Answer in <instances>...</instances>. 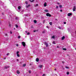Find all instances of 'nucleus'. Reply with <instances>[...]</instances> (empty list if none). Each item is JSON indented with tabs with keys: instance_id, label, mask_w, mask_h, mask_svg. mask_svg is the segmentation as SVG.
<instances>
[{
	"instance_id": "obj_1",
	"label": "nucleus",
	"mask_w": 76,
	"mask_h": 76,
	"mask_svg": "<svg viewBox=\"0 0 76 76\" xmlns=\"http://www.w3.org/2000/svg\"><path fill=\"white\" fill-rule=\"evenodd\" d=\"M22 43L23 46L25 47V45H26L25 43L24 42H22Z\"/></svg>"
},
{
	"instance_id": "obj_2",
	"label": "nucleus",
	"mask_w": 76,
	"mask_h": 76,
	"mask_svg": "<svg viewBox=\"0 0 76 76\" xmlns=\"http://www.w3.org/2000/svg\"><path fill=\"white\" fill-rule=\"evenodd\" d=\"M44 44L45 45H46V47H48V43H47V42H44Z\"/></svg>"
},
{
	"instance_id": "obj_3",
	"label": "nucleus",
	"mask_w": 76,
	"mask_h": 76,
	"mask_svg": "<svg viewBox=\"0 0 76 76\" xmlns=\"http://www.w3.org/2000/svg\"><path fill=\"white\" fill-rule=\"evenodd\" d=\"M73 12H75L76 10V6H74L73 7Z\"/></svg>"
},
{
	"instance_id": "obj_4",
	"label": "nucleus",
	"mask_w": 76,
	"mask_h": 76,
	"mask_svg": "<svg viewBox=\"0 0 76 76\" xmlns=\"http://www.w3.org/2000/svg\"><path fill=\"white\" fill-rule=\"evenodd\" d=\"M46 15L47 16H49L50 17L51 16V15H50L49 13H47Z\"/></svg>"
},
{
	"instance_id": "obj_5",
	"label": "nucleus",
	"mask_w": 76,
	"mask_h": 76,
	"mask_svg": "<svg viewBox=\"0 0 76 76\" xmlns=\"http://www.w3.org/2000/svg\"><path fill=\"white\" fill-rule=\"evenodd\" d=\"M72 14L71 13H69L68 14V16H72Z\"/></svg>"
},
{
	"instance_id": "obj_6",
	"label": "nucleus",
	"mask_w": 76,
	"mask_h": 76,
	"mask_svg": "<svg viewBox=\"0 0 76 76\" xmlns=\"http://www.w3.org/2000/svg\"><path fill=\"white\" fill-rule=\"evenodd\" d=\"M9 67H10V66H5L4 69H7L8 68H9Z\"/></svg>"
},
{
	"instance_id": "obj_7",
	"label": "nucleus",
	"mask_w": 76,
	"mask_h": 76,
	"mask_svg": "<svg viewBox=\"0 0 76 76\" xmlns=\"http://www.w3.org/2000/svg\"><path fill=\"white\" fill-rule=\"evenodd\" d=\"M65 38V37L64 36H63L62 38H61V39L62 40H63V39H64Z\"/></svg>"
},
{
	"instance_id": "obj_8",
	"label": "nucleus",
	"mask_w": 76,
	"mask_h": 76,
	"mask_svg": "<svg viewBox=\"0 0 76 76\" xmlns=\"http://www.w3.org/2000/svg\"><path fill=\"white\" fill-rule=\"evenodd\" d=\"M44 6L45 7H46V6H47V3L46 2H45L44 4Z\"/></svg>"
},
{
	"instance_id": "obj_9",
	"label": "nucleus",
	"mask_w": 76,
	"mask_h": 76,
	"mask_svg": "<svg viewBox=\"0 0 76 76\" xmlns=\"http://www.w3.org/2000/svg\"><path fill=\"white\" fill-rule=\"evenodd\" d=\"M18 10H20V9H21V7H20V6L18 7Z\"/></svg>"
},
{
	"instance_id": "obj_10",
	"label": "nucleus",
	"mask_w": 76,
	"mask_h": 76,
	"mask_svg": "<svg viewBox=\"0 0 76 76\" xmlns=\"http://www.w3.org/2000/svg\"><path fill=\"white\" fill-rule=\"evenodd\" d=\"M36 61H37V62H38V61H39V59L37 58L36 59Z\"/></svg>"
},
{
	"instance_id": "obj_11",
	"label": "nucleus",
	"mask_w": 76,
	"mask_h": 76,
	"mask_svg": "<svg viewBox=\"0 0 76 76\" xmlns=\"http://www.w3.org/2000/svg\"><path fill=\"white\" fill-rule=\"evenodd\" d=\"M52 38H53V39H55V36H53L52 37Z\"/></svg>"
},
{
	"instance_id": "obj_12",
	"label": "nucleus",
	"mask_w": 76,
	"mask_h": 76,
	"mask_svg": "<svg viewBox=\"0 0 76 76\" xmlns=\"http://www.w3.org/2000/svg\"><path fill=\"white\" fill-rule=\"evenodd\" d=\"M30 6V5H26V7L27 8H28V7H29Z\"/></svg>"
},
{
	"instance_id": "obj_13",
	"label": "nucleus",
	"mask_w": 76,
	"mask_h": 76,
	"mask_svg": "<svg viewBox=\"0 0 76 76\" xmlns=\"http://www.w3.org/2000/svg\"><path fill=\"white\" fill-rule=\"evenodd\" d=\"M17 57H20V55L19 54H17Z\"/></svg>"
},
{
	"instance_id": "obj_14",
	"label": "nucleus",
	"mask_w": 76,
	"mask_h": 76,
	"mask_svg": "<svg viewBox=\"0 0 76 76\" xmlns=\"http://www.w3.org/2000/svg\"><path fill=\"white\" fill-rule=\"evenodd\" d=\"M39 67H40V68H41L42 67V65H39Z\"/></svg>"
},
{
	"instance_id": "obj_15",
	"label": "nucleus",
	"mask_w": 76,
	"mask_h": 76,
	"mask_svg": "<svg viewBox=\"0 0 76 76\" xmlns=\"http://www.w3.org/2000/svg\"><path fill=\"white\" fill-rule=\"evenodd\" d=\"M62 50H67V49L66 48H63Z\"/></svg>"
},
{
	"instance_id": "obj_16",
	"label": "nucleus",
	"mask_w": 76,
	"mask_h": 76,
	"mask_svg": "<svg viewBox=\"0 0 76 76\" xmlns=\"http://www.w3.org/2000/svg\"><path fill=\"white\" fill-rule=\"evenodd\" d=\"M45 32V30L42 31L43 34H44Z\"/></svg>"
},
{
	"instance_id": "obj_17",
	"label": "nucleus",
	"mask_w": 76,
	"mask_h": 76,
	"mask_svg": "<svg viewBox=\"0 0 76 76\" xmlns=\"http://www.w3.org/2000/svg\"><path fill=\"white\" fill-rule=\"evenodd\" d=\"M17 73H18V74H19L20 72H19V71H17Z\"/></svg>"
},
{
	"instance_id": "obj_18",
	"label": "nucleus",
	"mask_w": 76,
	"mask_h": 76,
	"mask_svg": "<svg viewBox=\"0 0 76 76\" xmlns=\"http://www.w3.org/2000/svg\"><path fill=\"white\" fill-rule=\"evenodd\" d=\"M59 7H60V8H61V7H62V6L61 5H59Z\"/></svg>"
},
{
	"instance_id": "obj_19",
	"label": "nucleus",
	"mask_w": 76,
	"mask_h": 76,
	"mask_svg": "<svg viewBox=\"0 0 76 76\" xmlns=\"http://www.w3.org/2000/svg\"><path fill=\"white\" fill-rule=\"evenodd\" d=\"M45 12H48V10H45Z\"/></svg>"
},
{
	"instance_id": "obj_20",
	"label": "nucleus",
	"mask_w": 76,
	"mask_h": 76,
	"mask_svg": "<svg viewBox=\"0 0 76 76\" xmlns=\"http://www.w3.org/2000/svg\"><path fill=\"white\" fill-rule=\"evenodd\" d=\"M19 52L18 51L17 52V53H16L17 54H19Z\"/></svg>"
},
{
	"instance_id": "obj_21",
	"label": "nucleus",
	"mask_w": 76,
	"mask_h": 76,
	"mask_svg": "<svg viewBox=\"0 0 76 76\" xmlns=\"http://www.w3.org/2000/svg\"><path fill=\"white\" fill-rule=\"evenodd\" d=\"M23 67H25L26 66V64H24L23 65Z\"/></svg>"
},
{
	"instance_id": "obj_22",
	"label": "nucleus",
	"mask_w": 76,
	"mask_h": 76,
	"mask_svg": "<svg viewBox=\"0 0 76 76\" xmlns=\"http://www.w3.org/2000/svg\"><path fill=\"white\" fill-rule=\"evenodd\" d=\"M34 6H38V4H35L34 5Z\"/></svg>"
},
{
	"instance_id": "obj_23",
	"label": "nucleus",
	"mask_w": 76,
	"mask_h": 76,
	"mask_svg": "<svg viewBox=\"0 0 76 76\" xmlns=\"http://www.w3.org/2000/svg\"><path fill=\"white\" fill-rule=\"evenodd\" d=\"M29 0L31 2H33L34 1V0H33L32 1H31V0Z\"/></svg>"
},
{
	"instance_id": "obj_24",
	"label": "nucleus",
	"mask_w": 76,
	"mask_h": 76,
	"mask_svg": "<svg viewBox=\"0 0 76 76\" xmlns=\"http://www.w3.org/2000/svg\"><path fill=\"white\" fill-rule=\"evenodd\" d=\"M28 72L29 73H31V71L30 70H29Z\"/></svg>"
},
{
	"instance_id": "obj_25",
	"label": "nucleus",
	"mask_w": 76,
	"mask_h": 76,
	"mask_svg": "<svg viewBox=\"0 0 76 76\" xmlns=\"http://www.w3.org/2000/svg\"><path fill=\"white\" fill-rule=\"evenodd\" d=\"M34 22L35 23H37V21L36 20H34Z\"/></svg>"
},
{
	"instance_id": "obj_26",
	"label": "nucleus",
	"mask_w": 76,
	"mask_h": 76,
	"mask_svg": "<svg viewBox=\"0 0 76 76\" xmlns=\"http://www.w3.org/2000/svg\"><path fill=\"white\" fill-rule=\"evenodd\" d=\"M49 24H50V25H52V22H50L49 23Z\"/></svg>"
},
{
	"instance_id": "obj_27",
	"label": "nucleus",
	"mask_w": 76,
	"mask_h": 76,
	"mask_svg": "<svg viewBox=\"0 0 76 76\" xmlns=\"http://www.w3.org/2000/svg\"><path fill=\"white\" fill-rule=\"evenodd\" d=\"M25 3L26 4H28V1H26L25 2Z\"/></svg>"
},
{
	"instance_id": "obj_28",
	"label": "nucleus",
	"mask_w": 76,
	"mask_h": 76,
	"mask_svg": "<svg viewBox=\"0 0 76 76\" xmlns=\"http://www.w3.org/2000/svg\"><path fill=\"white\" fill-rule=\"evenodd\" d=\"M15 26H16V27L17 28H18V25H16Z\"/></svg>"
},
{
	"instance_id": "obj_29",
	"label": "nucleus",
	"mask_w": 76,
	"mask_h": 76,
	"mask_svg": "<svg viewBox=\"0 0 76 76\" xmlns=\"http://www.w3.org/2000/svg\"><path fill=\"white\" fill-rule=\"evenodd\" d=\"M66 69H69V67L66 66Z\"/></svg>"
},
{
	"instance_id": "obj_30",
	"label": "nucleus",
	"mask_w": 76,
	"mask_h": 76,
	"mask_svg": "<svg viewBox=\"0 0 76 76\" xmlns=\"http://www.w3.org/2000/svg\"><path fill=\"white\" fill-rule=\"evenodd\" d=\"M56 9H58V6H57L56 7Z\"/></svg>"
},
{
	"instance_id": "obj_31",
	"label": "nucleus",
	"mask_w": 76,
	"mask_h": 76,
	"mask_svg": "<svg viewBox=\"0 0 76 76\" xmlns=\"http://www.w3.org/2000/svg\"><path fill=\"white\" fill-rule=\"evenodd\" d=\"M18 38H20V36H18Z\"/></svg>"
},
{
	"instance_id": "obj_32",
	"label": "nucleus",
	"mask_w": 76,
	"mask_h": 76,
	"mask_svg": "<svg viewBox=\"0 0 76 76\" xmlns=\"http://www.w3.org/2000/svg\"><path fill=\"white\" fill-rule=\"evenodd\" d=\"M53 44H55V42H54V41H53Z\"/></svg>"
},
{
	"instance_id": "obj_33",
	"label": "nucleus",
	"mask_w": 76,
	"mask_h": 76,
	"mask_svg": "<svg viewBox=\"0 0 76 76\" xmlns=\"http://www.w3.org/2000/svg\"><path fill=\"white\" fill-rule=\"evenodd\" d=\"M67 75H69V72H67Z\"/></svg>"
},
{
	"instance_id": "obj_34",
	"label": "nucleus",
	"mask_w": 76,
	"mask_h": 76,
	"mask_svg": "<svg viewBox=\"0 0 76 76\" xmlns=\"http://www.w3.org/2000/svg\"><path fill=\"white\" fill-rule=\"evenodd\" d=\"M58 28H59V29H61V27L60 26H59L58 27Z\"/></svg>"
},
{
	"instance_id": "obj_35",
	"label": "nucleus",
	"mask_w": 76,
	"mask_h": 76,
	"mask_svg": "<svg viewBox=\"0 0 76 76\" xmlns=\"http://www.w3.org/2000/svg\"><path fill=\"white\" fill-rule=\"evenodd\" d=\"M30 34V33L29 32H28L27 33V35H29Z\"/></svg>"
},
{
	"instance_id": "obj_36",
	"label": "nucleus",
	"mask_w": 76,
	"mask_h": 76,
	"mask_svg": "<svg viewBox=\"0 0 76 76\" xmlns=\"http://www.w3.org/2000/svg\"><path fill=\"white\" fill-rule=\"evenodd\" d=\"M42 76H45V74H43Z\"/></svg>"
},
{
	"instance_id": "obj_37",
	"label": "nucleus",
	"mask_w": 76,
	"mask_h": 76,
	"mask_svg": "<svg viewBox=\"0 0 76 76\" xmlns=\"http://www.w3.org/2000/svg\"><path fill=\"white\" fill-rule=\"evenodd\" d=\"M64 24H66V22H64Z\"/></svg>"
},
{
	"instance_id": "obj_38",
	"label": "nucleus",
	"mask_w": 76,
	"mask_h": 76,
	"mask_svg": "<svg viewBox=\"0 0 76 76\" xmlns=\"http://www.w3.org/2000/svg\"><path fill=\"white\" fill-rule=\"evenodd\" d=\"M5 36H7V34H5Z\"/></svg>"
},
{
	"instance_id": "obj_39",
	"label": "nucleus",
	"mask_w": 76,
	"mask_h": 76,
	"mask_svg": "<svg viewBox=\"0 0 76 76\" xmlns=\"http://www.w3.org/2000/svg\"><path fill=\"white\" fill-rule=\"evenodd\" d=\"M60 12H63V10H60Z\"/></svg>"
},
{
	"instance_id": "obj_40",
	"label": "nucleus",
	"mask_w": 76,
	"mask_h": 76,
	"mask_svg": "<svg viewBox=\"0 0 76 76\" xmlns=\"http://www.w3.org/2000/svg\"><path fill=\"white\" fill-rule=\"evenodd\" d=\"M16 46H17V47H18V46H19V45L17 44L16 45Z\"/></svg>"
},
{
	"instance_id": "obj_41",
	"label": "nucleus",
	"mask_w": 76,
	"mask_h": 76,
	"mask_svg": "<svg viewBox=\"0 0 76 76\" xmlns=\"http://www.w3.org/2000/svg\"><path fill=\"white\" fill-rule=\"evenodd\" d=\"M30 39H33V38L32 37H31Z\"/></svg>"
},
{
	"instance_id": "obj_42",
	"label": "nucleus",
	"mask_w": 76,
	"mask_h": 76,
	"mask_svg": "<svg viewBox=\"0 0 76 76\" xmlns=\"http://www.w3.org/2000/svg\"><path fill=\"white\" fill-rule=\"evenodd\" d=\"M18 19V18H17V17L16 18V19Z\"/></svg>"
},
{
	"instance_id": "obj_43",
	"label": "nucleus",
	"mask_w": 76,
	"mask_h": 76,
	"mask_svg": "<svg viewBox=\"0 0 76 76\" xmlns=\"http://www.w3.org/2000/svg\"><path fill=\"white\" fill-rule=\"evenodd\" d=\"M62 63H64V61H63L62 62Z\"/></svg>"
},
{
	"instance_id": "obj_44",
	"label": "nucleus",
	"mask_w": 76,
	"mask_h": 76,
	"mask_svg": "<svg viewBox=\"0 0 76 76\" xmlns=\"http://www.w3.org/2000/svg\"><path fill=\"white\" fill-rule=\"evenodd\" d=\"M55 70H57V69H56V68H55Z\"/></svg>"
},
{
	"instance_id": "obj_45",
	"label": "nucleus",
	"mask_w": 76,
	"mask_h": 76,
	"mask_svg": "<svg viewBox=\"0 0 76 76\" xmlns=\"http://www.w3.org/2000/svg\"><path fill=\"white\" fill-rule=\"evenodd\" d=\"M46 28H48V26H46Z\"/></svg>"
},
{
	"instance_id": "obj_46",
	"label": "nucleus",
	"mask_w": 76,
	"mask_h": 76,
	"mask_svg": "<svg viewBox=\"0 0 76 76\" xmlns=\"http://www.w3.org/2000/svg\"><path fill=\"white\" fill-rule=\"evenodd\" d=\"M25 32H26V33H27V31H26Z\"/></svg>"
},
{
	"instance_id": "obj_47",
	"label": "nucleus",
	"mask_w": 76,
	"mask_h": 76,
	"mask_svg": "<svg viewBox=\"0 0 76 76\" xmlns=\"http://www.w3.org/2000/svg\"><path fill=\"white\" fill-rule=\"evenodd\" d=\"M2 14L3 15V13H2Z\"/></svg>"
},
{
	"instance_id": "obj_48",
	"label": "nucleus",
	"mask_w": 76,
	"mask_h": 76,
	"mask_svg": "<svg viewBox=\"0 0 76 76\" xmlns=\"http://www.w3.org/2000/svg\"><path fill=\"white\" fill-rule=\"evenodd\" d=\"M17 61H19V60L18 59H17Z\"/></svg>"
},
{
	"instance_id": "obj_49",
	"label": "nucleus",
	"mask_w": 76,
	"mask_h": 76,
	"mask_svg": "<svg viewBox=\"0 0 76 76\" xmlns=\"http://www.w3.org/2000/svg\"><path fill=\"white\" fill-rule=\"evenodd\" d=\"M57 4H59V3H57Z\"/></svg>"
},
{
	"instance_id": "obj_50",
	"label": "nucleus",
	"mask_w": 76,
	"mask_h": 76,
	"mask_svg": "<svg viewBox=\"0 0 76 76\" xmlns=\"http://www.w3.org/2000/svg\"><path fill=\"white\" fill-rule=\"evenodd\" d=\"M12 32H10V34H12Z\"/></svg>"
},
{
	"instance_id": "obj_51",
	"label": "nucleus",
	"mask_w": 76,
	"mask_h": 76,
	"mask_svg": "<svg viewBox=\"0 0 76 76\" xmlns=\"http://www.w3.org/2000/svg\"><path fill=\"white\" fill-rule=\"evenodd\" d=\"M36 31H34V32H35Z\"/></svg>"
},
{
	"instance_id": "obj_52",
	"label": "nucleus",
	"mask_w": 76,
	"mask_h": 76,
	"mask_svg": "<svg viewBox=\"0 0 76 76\" xmlns=\"http://www.w3.org/2000/svg\"><path fill=\"white\" fill-rule=\"evenodd\" d=\"M43 22H45V20H43Z\"/></svg>"
},
{
	"instance_id": "obj_53",
	"label": "nucleus",
	"mask_w": 76,
	"mask_h": 76,
	"mask_svg": "<svg viewBox=\"0 0 76 76\" xmlns=\"http://www.w3.org/2000/svg\"><path fill=\"white\" fill-rule=\"evenodd\" d=\"M7 56H8V54H7Z\"/></svg>"
},
{
	"instance_id": "obj_54",
	"label": "nucleus",
	"mask_w": 76,
	"mask_h": 76,
	"mask_svg": "<svg viewBox=\"0 0 76 76\" xmlns=\"http://www.w3.org/2000/svg\"><path fill=\"white\" fill-rule=\"evenodd\" d=\"M57 48H58V46H57Z\"/></svg>"
},
{
	"instance_id": "obj_55",
	"label": "nucleus",
	"mask_w": 76,
	"mask_h": 76,
	"mask_svg": "<svg viewBox=\"0 0 76 76\" xmlns=\"http://www.w3.org/2000/svg\"><path fill=\"white\" fill-rule=\"evenodd\" d=\"M75 50H76V48H75Z\"/></svg>"
},
{
	"instance_id": "obj_56",
	"label": "nucleus",
	"mask_w": 76,
	"mask_h": 76,
	"mask_svg": "<svg viewBox=\"0 0 76 76\" xmlns=\"http://www.w3.org/2000/svg\"><path fill=\"white\" fill-rule=\"evenodd\" d=\"M14 29H15V28H14Z\"/></svg>"
}]
</instances>
